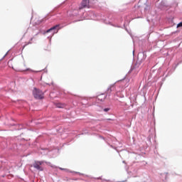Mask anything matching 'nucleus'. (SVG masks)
Instances as JSON below:
<instances>
[{"label": "nucleus", "mask_w": 182, "mask_h": 182, "mask_svg": "<svg viewBox=\"0 0 182 182\" xmlns=\"http://www.w3.org/2000/svg\"><path fill=\"white\" fill-rule=\"evenodd\" d=\"M59 29H60V28H58L57 32L59 31Z\"/></svg>", "instance_id": "nucleus-12"}, {"label": "nucleus", "mask_w": 182, "mask_h": 182, "mask_svg": "<svg viewBox=\"0 0 182 182\" xmlns=\"http://www.w3.org/2000/svg\"><path fill=\"white\" fill-rule=\"evenodd\" d=\"M90 0H82L80 4V6L78 8L79 11L89 6Z\"/></svg>", "instance_id": "nucleus-4"}, {"label": "nucleus", "mask_w": 182, "mask_h": 182, "mask_svg": "<svg viewBox=\"0 0 182 182\" xmlns=\"http://www.w3.org/2000/svg\"><path fill=\"white\" fill-rule=\"evenodd\" d=\"M32 41H33V38H31L28 43H32Z\"/></svg>", "instance_id": "nucleus-11"}, {"label": "nucleus", "mask_w": 182, "mask_h": 182, "mask_svg": "<svg viewBox=\"0 0 182 182\" xmlns=\"http://www.w3.org/2000/svg\"><path fill=\"white\" fill-rule=\"evenodd\" d=\"M59 26H60V25L57 24L53 27H51L50 28H49L48 30H47L46 33H49V32H51V31H55V29H58V28H59Z\"/></svg>", "instance_id": "nucleus-5"}, {"label": "nucleus", "mask_w": 182, "mask_h": 182, "mask_svg": "<svg viewBox=\"0 0 182 182\" xmlns=\"http://www.w3.org/2000/svg\"><path fill=\"white\" fill-rule=\"evenodd\" d=\"M182 26V22L179 23L177 26L178 28H180Z\"/></svg>", "instance_id": "nucleus-9"}, {"label": "nucleus", "mask_w": 182, "mask_h": 182, "mask_svg": "<svg viewBox=\"0 0 182 182\" xmlns=\"http://www.w3.org/2000/svg\"><path fill=\"white\" fill-rule=\"evenodd\" d=\"M56 107H58L59 109H63V107H65V104L57 103Z\"/></svg>", "instance_id": "nucleus-7"}, {"label": "nucleus", "mask_w": 182, "mask_h": 182, "mask_svg": "<svg viewBox=\"0 0 182 182\" xmlns=\"http://www.w3.org/2000/svg\"><path fill=\"white\" fill-rule=\"evenodd\" d=\"M60 170H64L65 171H69V169L63 168H59Z\"/></svg>", "instance_id": "nucleus-8"}, {"label": "nucleus", "mask_w": 182, "mask_h": 182, "mask_svg": "<svg viewBox=\"0 0 182 182\" xmlns=\"http://www.w3.org/2000/svg\"><path fill=\"white\" fill-rule=\"evenodd\" d=\"M33 96L35 97V99H38V100H41L42 99H43V92L40 90H38L36 88H34L33 91Z\"/></svg>", "instance_id": "nucleus-1"}, {"label": "nucleus", "mask_w": 182, "mask_h": 182, "mask_svg": "<svg viewBox=\"0 0 182 182\" xmlns=\"http://www.w3.org/2000/svg\"><path fill=\"white\" fill-rule=\"evenodd\" d=\"M106 97H107V95L105 94H101L98 95L97 98L93 99V101L95 102L92 103V105H96V103H99V102H105V100H106Z\"/></svg>", "instance_id": "nucleus-2"}, {"label": "nucleus", "mask_w": 182, "mask_h": 182, "mask_svg": "<svg viewBox=\"0 0 182 182\" xmlns=\"http://www.w3.org/2000/svg\"><path fill=\"white\" fill-rule=\"evenodd\" d=\"M109 110H110L109 108H105V109H104V112H109Z\"/></svg>", "instance_id": "nucleus-10"}, {"label": "nucleus", "mask_w": 182, "mask_h": 182, "mask_svg": "<svg viewBox=\"0 0 182 182\" xmlns=\"http://www.w3.org/2000/svg\"><path fill=\"white\" fill-rule=\"evenodd\" d=\"M42 164H43V161H35L33 164V167L38 170V171H43V167H42Z\"/></svg>", "instance_id": "nucleus-3"}, {"label": "nucleus", "mask_w": 182, "mask_h": 182, "mask_svg": "<svg viewBox=\"0 0 182 182\" xmlns=\"http://www.w3.org/2000/svg\"><path fill=\"white\" fill-rule=\"evenodd\" d=\"M113 87H114L111 86V87H108V89L107 90V92H106L107 95H110V93H112V92H113Z\"/></svg>", "instance_id": "nucleus-6"}]
</instances>
